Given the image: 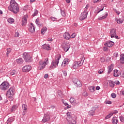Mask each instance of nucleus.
I'll use <instances>...</instances> for the list:
<instances>
[{
	"mask_svg": "<svg viewBox=\"0 0 124 124\" xmlns=\"http://www.w3.org/2000/svg\"><path fill=\"white\" fill-rule=\"evenodd\" d=\"M8 10L12 11L15 14H17L19 12V6L15 0H11L10 3V6L8 7Z\"/></svg>",
	"mask_w": 124,
	"mask_h": 124,
	"instance_id": "f257e3e1",
	"label": "nucleus"
},
{
	"mask_svg": "<svg viewBox=\"0 0 124 124\" xmlns=\"http://www.w3.org/2000/svg\"><path fill=\"white\" fill-rule=\"evenodd\" d=\"M66 115L67 116L66 120L69 124H76L77 117L74 114H72L71 112H67Z\"/></svg>",
	"mask_w": 124,
	"mask_h": 124,
	"instance_id": "f03ea898",
	"label": "nucleus"
},
{
	"mask_svg": "<svg viewBox=\"0 0 124 124\" xmlns=\"http://www.w3.org/2000/svg\"><path fill=\"white\" fill-rule=\"evenodd\" d=\"M61 55L58 54L55 56V60H53L51 62V64L50 66L49 69H53L56 68V66L59 64V61L61 59Z\"/></svg>",
	"mask_w": 124,
	"mask_h": 124,
	"instance_id": "7ed1b4c3",
	"label": "nucleus"
},
{
	"mask_svg": "<svg viewBox=\"0 0 124 124\" xmlns=\"http://www.w3.org/2000/svg\"><path fill=\"white\" fill-rule=\"evenodd\" d=\"M15 93V90H14V89L13 88H10L7 92V97L8 98H10V99H11V100H13V95H14V94Z\"/></svg>",
	"mask_w": 124,
	"mask_h": 124,
	"instance_id": "20e7f679",
	"label": "nucleus"
},
{
	"mask_svg": "<svg viewBox=\"0 0 124 124\" xmlns=\"http://www.w3.org/2000/svg\"><path fill=\"white\" fill-rule=\"evenodd\" d=\"M49 63V60L48 58H46L44 62L41 61L39 62V68L40 69H43L45 68L46 65Z\"/></svg>",
	"mask_w": 124,
	"mask_h": 124,
	"instance_id": "39448f33",
	"label": "nucleus"
},
{
	"mask_svg": "<svg viewBox=\"0 0 124 124\" xmlns=\"http://www.w3.org/2000/svg\"><path fill=\"white\" fill-rule=\"evenodd\" d=\"M83 62H84L83 60H81V61L75 62L72 64V68L73 69H77L78 68H79L80 66L83 65Z\"/></svg>",
	"mask_w": 124,
	"mask_h": 124,
	"instance_id": "423d86ee",
	"label": "nucleus"
},
{
	"mask_svg": "<svg viewBox=\"0 0 124 124\" xmlns=\"http://www.w3.org/2000/svg\"><path fill=\"white\" fill-rule=\"evenodd\" d=\"M23 58L25 60V62H32L31 57L30 54L27 52H24L23 54Z\"/></svg>",
	"mask_w": 124,
	"mask_h": 124,
	"instance_id": "0eeeda50",
	"label": "nucleus"
},
{
	"mask_svg": "<svg viewBox=\"0 0 124 124\" xmlns=\"http://www.w3.org/2000/svg\"><path fill=\"white\" fill-rule=\"evenodd\" d=\"M61 47L64 52H67L70 48V43H67V42L62 43Z\"/></svg>",
	"mask_w": 124,
	"mask_h": 124,
	"instance_id": "6e6552de",
	"label": "nucleus"
},
{
	"mask_svg": "<svg viewBox=\"0 0 124 124\" xmlns=\"http://www.w3.org/2000/svg\"><path fill=\"white\" fill-rule=\"evenodd\" d=\"M9 88V83L7 82H3L0 85V89L1 91H6Z\"/></svg>",
	"mask_w": 124,
	"mask_h": 124,
	"instance_id": "1a4fd4ad",
	"label": "nucleus"
},
{
	"mask_svg": "<svg viewBox=\"0 0 124 124\" xmlns=\"http://www.w3.org/2000/svg\"><path fill=\"white\" fill-rule=\"evenodd\" d=\"M110 37L113 38V37H115L116 39H119V36H117V30L116 29H112L110 31Z\"/></svg>",
	"mask_w": 124,
	"mask_h": 124,
	"instance_id": "9d476101",
	"label": "nucleus"
},
{
	"mask_svg": "<svg viewBox=\"0 0 124 124\" xmlns=\"http://www.w3.org/2000/svg\"><path fill=\"white\" fill-rule=\"evenodd\" d=\"M50 120V114L48 113H46L44 114L42 122L43 123H46Z\"/></svg>",
	"mask_w": 124,
	"mask_h": 124,
	"instance_id": "9b49d317",
	"label": "nucleus"
},
{
	"mask_svg": "<svg viewBox=\"0 0 124 124\" xmlns=\"http://www.w3.org/2000/svg\"><path fill=\"white\" fill-rule=\"evenodd\" d=\"M87 17H88V12H83L80 15L79 19L80 21H83V20H85Z\"/></svg>",
	"mask_w": 124,
	"mask_h": 124,
	"instance_id": "f8f14e48",
	"label": "nucleus"
},
{
	"mask_svg": "<svg viewBox=\"0 0 124 124\" xmlns=\"http://www.w3.org/2000/svg\"><path fill=\"white\" fill-rule=\"evenodd\" d=\"M31 66L29 65L24 66L22 68V71L23 72H29V71H31Z\"/></svg>",
	"mask_w": 124,
	"mask_h": 124,
	"instance_id": "ddd939ff",
	"label": "nucleus"
},
{
	"mask_svg": "<svg viewBox=\"0 0 124 124\" xmlns=\"http://www.w3.org/2000/svg\"><path fill=\"white\" fill-rule=\"evenodd\" d=\"M28 16H25L23 18H22V26L23 27L25 26L26 25H27V23L28 22Z\"/></svg>",
	"mask_w": 124,
	"mask_h": 124,
	"instance_id": "4468645a",
	"label": "nucleus"
},
{
	"mask_svg": "<svg viewBox=\"0 0 124 124\" xmlns=\"http://www.w3.org/2000/svg\"><path fill=\"white\" fill-rule=\"evenodd\" d=\"M42 49L44 50H46V51H49L51 50V47H50V45L48 44H44L42 46Z\"/></svg>",
	"mask_w": 124,
	"mask_h": 124,
	"instance_id": "2eb2a0df",
	"label": "nucleus"
},
{
	"mask_svg": "<svg viewBox=\"0 0 124 124\" xmlns=\"http://www.w3.org/2000/svg\"><path fill=\"white\" fill-rule=\"evenodd\" d=\"M75 85L76 86V87H82V83H81V82H80V80H78V79H75Z\"/></svg>",
	"mask_w": 124,
	"mask_h": 124,
	"instance_id": "dca6fc26",
	"label": "nucleus"
},
{
	"mask_svg": "<svg viewBox=\"0 0 124 124\" xmlns=\"http://www.w3.org/2000/svg\"><path fill=\"white\" fill-rule=\"evenodd\" d=\"M22 109L24 110L22 113V115L24 116V115H26V112L27 111H28V106L26 104H23L22 105Z\"/></svg>",
	"mask_w": 124,
	"mask_h": 124,
	"instance_id": "f3484780",
	"label": "nucleus"
},
{
	"mask_svg": "<svg viewBox=\"0 0 124 124\" xmlns=\"http://www.w3.org/2000/svg\"><path fill=\"white\" fill-rule=\"evenodd\" d=\"M105 46H108V47H113V46H114V42L110 41L106 43H105Z\"/></svg>",
	"mask_w": 124,
	"mask_h": 124,
	"instance_id": "a211bd4d",
	"label": "nucleus"
},
{
	"mask_svg": "<svg viewBox=\"0 0 124 124\" xmlns=\"http://www.w3.org/2000/svg\"><path fill=\"white\" fill-rule=\"evenodd\" d=\"M29 31L30 32H33L34 31H35V28L34 27L33 24L31 23V26H30Z\"/></svg>",
	"mask_w": 124,
	"mask_h": 124,
	"instance_id": "6ab92c4d",
	"label": "nucleus"
},
{
	"mask_svg": "<svg viewBox=\"0 0 124 124\" xmlns=\"http://www.w3.org/2000/svg\"><path fill=\"white\" fill-rule=\"evenodd\" d=\"M69 62V59H64L62 62V66L64 67L66 65V64H68V62Z\"/></svg>",
	"mask_w": 124,
	"mask_h": 124,
	"instance_id": "aec40b11",
	"label": "nucleus"
},
{
	"mask_svg": "<svg viewBox=\"0 0 124 124\" xmlns=\"http://www.w3.org/2000/svg\"><path fill=\"white\" fill-rule=\"evenodd\" d=\"M63 37L66 40H68L70 38V34L68 32H65L63 34Z\"/></svg>",
	"mask_w": 124,
	"mask_h": 124,
	"instance_id": "412c9836",
	"label": "nucleus"
},
{
	"mask_svg": "<svg viewBox=\"0 0 124 124\" xmlns=\"http://www.w3.org/2000/svg\"><path fill=\"white\" fill-rule=\"evenodd\" d=\"M113 75L114 77H119V76L121 75V73L119 72L118 70H114Z\"/></svg>",
	"mask_w": 124,
	"mask_h": 124,
	"instance_id": "4be33fe9",
	"label": "nucleus"
},
{
	"mask_svg": "<svg viewBox=\"0 0 124 124\" xmlns=\"http://www.w3.org/2000/svg\"><path fill=\"white\" fill-rule=\"evenodd\" d=\"M111 71H113V64H111L110 66H108V74H110Z\"/></svg>",
	"mask_w": 124,
	"mask_h": 124,
	"instance_id": "5701e85b",
	"label": "nucleus"
},
{
	"mask_svg": "<svg viewBox=\"0 0 124 124\" xmlns=\"http://www.w3.org/2000/svg\"><path fill=\"white\" fill-rule=\"evenodd\" d=\"M120 61L121 63L124 64V54H122L120 56Z\"/></svg>",
	"mask_w": 124,
	"mask_h": 124,
	"instance_id": "b1692460",
	"label": "nucleus"
},
{
	"mask_svg": "<svg viewBox=\"0 0 124 124\" xmlns=\"http://www.w3.org/2000/svg\"><path fill=\"white\" fill-rule=\"evenodd\" d=\"M116 22H117L118 24H123L124 22V18H121L119 19H116Z\"/></svg>",
	"mask_w": 124,
	"mask_h": 124,
	"instance_id": "393cba45",
	"label": "nucleus"
},
{
	"mask_svg": "<svg viewBox=\"0 0 124 124\" xmlns=\"http://www.w3.org/2000/svg\"><path fill=\"white\" fill-rule=\"evenodd\" d=\"M17 108H18V106H17V105L13 106L12 108L11 109V112H15Z\"/></svg>",
	"mask_w": 124,
	"mask_h": 124,
	"instance_id": "a878e982",
	"label": "nucleus"
},
{
	"mask_svg": "<svg viewBox=\"0 0 124 124\" xmlns=\"http://www.w3.org/2000/svg\"><path fill=\"white\" fill-rule=\"evenodd\" d=\"M108 85L109 87H111V88H114V87H115V82H114L112 80H110L109 81Z\"/></svg>",
	"mask_w": 124,
	"mask_h": 124,
	"instance_id": "bb28decb",
	"label": "nucleus"
},
{
	"mask_svg": "<svg viewBox=\"0 0 124 124\" xmlns=\"http://www.w3.org/2000/svg\"><path fill=\"white\" fill-rule=\"evenodd\" d=\"M47 31V27H44L43 29L41 30V32L42 34H44Z\"/></svg>",
	"mask_w": 124,
	"mask_h": 124,
	"instance_id": "cd10ccee",
	"label": "nucleus"
},
{
	"mask_svg": "<svg viewBox=\"0 0 124 124\" xmlns=\"http://www.w3.org/2000/svg\"><path fill=\"white\" fill-rule=\"evenodd\" d=\"M112 122L113 124H118V118L117 117H113L112 119Z\"/></svg>",
	"mask_w": 124,
	"mask_h": 124,
	"instance_id": "c85d7f7f",
	"label": "nucleus"
},
{
	"mask_svg": "<svg viewBox=\"0 0 124 124\" xmlns=\"http://www.w3.org/2000/svg\"><path fill=\"white\" fill-rule=\"evenodd\" d=\"M23 62L24 60H23V59L22 58H19L16 60V62H17V63H18V64H21V63H23Z\"/></svg>",
	"mask_w": 124,
	"mask_h": 124,
	"instance_id": "c756f323",
	"label": "nucleus"
},
{
	"mask_svg": "<svg viewBox=\"0 0 124 124\" xmlns=\"http://www.w3.org/2000/svg\"><path fill=\"white\" fill-rule=\"evenodd\" d=\"M107 16H108V13H105V15L98 18V20H103V19H105Z\"/></svg>",
	"mask_w": 124,
	"mask_h": 124,
	"instance_id": "7c9ffc66",
	"label": "nucleus"
},
{
	"mask_svg": "<svg viewBox=\"0 0 124 124\" xmlns=\"http://www.w3.org/2000/svg\"><path fill=\"white\" fill-rule=\"evenodd\" d=\"M94 86H91L89 87V90L91 93L94 92Z\"/></svg>",
	"mask_w": 124,
	"mask_h": 124,
	"instance_id": "2f4dec72",
	"label": "nucleus"
},
{
	"mask_svg": "<svg viewBox=\"0 0 124 124\" xmlns=\"http://www.w3.org/2000/svg\"><path fill=\"white\" fill-rule=\"evenodd\" d=\"M94 111H95V109L89 111V115H90V116H93V115H94Z\"/></svg>",
	"mask_w": 124,
	"mask_h": 124,
	"instance_id": "473e14b6",
	"label": "nucleus"
},
{
	"mask_svg": "<svg viewBox=\"0 0 124 124\" xmlns=\"http://www.w3.org/2000/svg\"><path fill=\"white\" fill-rule=\"evenodd\" d=\"M8 22L10 24H12V23H14V19L12 18H10L8 19Z\"/></svg>",
	"mask_w": 124,
	"mask_h": 124,
	"instance_id": "72a5a7b5",
	"label": "nucleus"
},
{
	"mask_svg": "<svg viewBox=\"0 0 124 124\" xmlns=\"http://www.w3.org/2000/svg\"><path fill=\"white\" fill-rule=\"evenodd\" d=\"M90 7V5L89 4H87L86 7L84 8V11L83 12H88V9Z\"/></svg>",
	"mask_w": 124,
	"mask_h": 124,
	"instance_id": "f704fd0d",
	"label": "nucleus"
},
{
	"mask_svg": "<svg viewBox=\"0 0 124 124\" xmlns=\"http://www.w3.org/2000/svg\"><path fill=\"white\" fill-rule=\"evenodd\" d=\"M112 115H113V113H111V112H110L108 115L107 116H106V117H105L106 120H107L108 119L111 118V117H112Z\"/></svg>",
	"mask_w": 124,
	"mask_h": 124,
	"instance_id": "c9c22d12",
	"label": "nucleus"
},
{
	"mask_svg": "<svg viewBox=\"0 0 124 124\" xmlns=\"http://www.w3.org/2000/svg\"><path fill=\"white\" fill-rule=\"evenodd\" d=\"M10 53H11V49L10 48H7V52L6 53L7 56H8V55H9V54H10Z\"/></svg>",
	"mask_w": 124,
	"mask_h": 124,
	"instance_id": "e433bc0d",
	"label": "nucleus"
},
{
	"mask_svg": "<svg viewBox=\"0 0 124 124\" xmlns=\"http://www.w3.org/2000/svg\"><path fill=\"white\" fill-rule=\"evenodd\" d=\"M37 14H38V11H37V10H34V13L33 14L32 16H33V17H34V16H36Z\"/></svg>",
	"mask_w": 124,
	"mask_h": 124,
	"instance_id": "4c0bfd02",
	"label": "nucleus"
},
{
	"mask_svg": "<svg viewBox=\"0 0 124 124\" xmlns=\"http://www.w3.org/2000/svg\"><path fill=\"white\" fill-rule=\"evenodd\" d=\"M63 104H64V105H65V106H67L66 108H67V109H68V108H71V106L69 105L67 103L63 102Z\"/></svg>",
	"mask_w": 124,
	"mask_h": 124,
	"instance_id": "58836bf2",
	"label": "nucleus"
},
{
	"mask_svg": "<svg viewBox=\"0 0 124 124\" xmlns=\"http://www.w3.org/2000/svg\"><path fill=\"white\" fill-rule=\"evenodd\" d=\"M62 72L63 73V75L64 77H66L67 76V72L65 70L62 71Z\"/></svg>",
	"mask_w": 124,
	"mask_h": 124,
	"instance_id": "ea45409f",
	"label": "nucleus"
},
{
	"mask_svg": "<svg viewBox=\"0 0 124 124\" xmlns=\"http://www.w3.org/2000/svg\"><path fill=\"white\" fill-rule=\"evenodd\" d=\"M79 102L76 100H75V99L73 101V102H72L71 103L72 104H73V105H77V104H78Z\"/></svg>",
	"mask_w": 124,
	"mask_h": 124,
	"instance_id": "a19ab883",
	"label": "nucleus"
},
{
	"mask_svg": "<svg viewBox=\"0 0 124 124\" xmlns=\"http://www.w3.org/2000/svg\"><path fill=\"white\" fill-rule=\"evenodd\" d=\"M119 118H120V121L122 123H124V117L123 116H120Z\"/></svg>",
	"mask_w": 124,
	"mask_h": 124,
	"instance_id": "79ce46f5",
	"label": "nucleus"
},
{
	"mask_svg": "<svg viewBox=\"0 0 124 124\" xmlns=\"http://www.w3.org/2000/svg\"><path fill=\"white\" fill-rule=\"evenodd\" d=\"M111 97H112V98H116V97H117V94L115 93H112L111 94Z\"/></svg>",
	"mask_w": 124,
	"mask_h": 124,
	"instance_id": "37998d69",
	"label": "nucleus"
},
{
	"mask_svg": "<svg viewBox=\"0 0 124 124\" xmlns=\"http://www.w3.org/2000/svg\"><path fill=\"white\" fill-rule=\"evenodd\" d=\"M100 61L101 62H105V57H103L101 58Z\"/></svg>",
	"mask_w": 124,
	"mask_h": 124,
	"instance_id": "c03bdc74",
	"label": "nucleus"
},
{
	"mask_svg": "<svg viewBox=\"0 0 124 124\" xmlns=\"http://www.w3.org/2000/svg\"><path fill=\"white\" fill-rule=\"evenodd\" d=\"M76 36V34L75 33H73L71 36L70 38H75Z\"/></svg>",
	"mask_w": 124,
	"mask_h": 124,
	"instance_id": "a18cd8bd",
	"label": "nucleus"
},
{
	"mask_svg": "<svg viewBox=\"0 0 124 124\" xmlns=\"http://www.w3.org/2000/svg\"><path fill=\"white\" fill-rule=\"evenodd\" d=\"M82 95H83L84 96H88V93H87V92L86 91H84L82 93Z\"/></svg>",
	"mask_w": 124,
	"mask_h": 124,
	"instance_id": "49530a36",
	"label": "nucleus"
},
{
	"mask_svg": "<svg viewBox=\"0 0 124 124\" xmlns=\"http://www.w3.org/2000/svg\"><path fill=\"white\" fill-rule=\"evenodd\" d=\"M35 23L36 25L39 26V18H37L35 20Z\"/></svg>",
	"mask_w": 124,
	"mask_h": 124,
	"instance_id": "de8ad7c7",
	"label": "nucleus"
},
{
	"mask_svg": "<svg viewBox=\"0 0 124 124\" xmlns=\"http://www.w3.org/2000/svg\"><path fill=\"white\" fill-rule=\"evenodd\" d=\"M61 15H62L63 17L65 16V12L64 11L61 10Z\"/></svg>",
	"mask_w": 124,
	"mask_h": 124,
	"instance_id": "09e8293b",
	"label": "nucleus"
},
{
	"mask_svg": "<svg viewBox=\"0 0 124 124\" xmlns=\"http://www.w3.org/2000/svg\"><path fill=\"white\" fill-rule=\"evenodd\" d=\"M28 9H29V5L25 6L23 7V10L24 11L28 10Z\"/></svg>",
	"mask_w": 124,
	"mask_h": 124,
	"instance_id": "8fccbe9b",
	"label": "nucleus"
},
{
	"mask_svg": "<svg viewBox=\"0 0 124 124\" xmlns=\"http://www.w3.org/2000/svg\"><path fill=\"white\" fill-rule=\"evenodd\" d=\"M105 104H112V102L111 101H107L105 102Z\"/></svg>",
	"mask_w": 124,
	"mask_h": 124,
	"instance_id": "3c124183",
	"label": "nucleus"
},
{
	"mask_svg": "<svg viewBox=\"0 0 124 124\" xmlns=\"http://www.w3.org/2000/svg\"><path fill=\"white\" fill-rule=\"evenodd\" d=\"M50 18L51 19L52 21H53V22H55V21H57V18H55L54 17H50Z\"/></svg>",
	"mask_w": 124,
	"mask_h": 124,
	"instance_id": "603ef678",
	"label": "nucleus"
},
{
	"mask_svg": "<svg viewBox=\"0 0 124 124\" xmlns=\"http://www.w3.org/2000/svg\"><path fill=\"white\" fill-rule=\"evenodd\" d=\"M15 73H16V71H13L12 72H11L10 73L11 75L13 76V75H15Z\"/></svg>",
	"mask_w": 124,
	"mask_h": 124,
	"instance_id": "864d4df0",
	"label": "nucleus"
},
{
	"mask_svg": "<svg viewBox=\"0 0 124 124\" xmlns=\"http://www.w3.org/2000/svg\"><path fill=\"white\" fill-rule=\"evenodd\" d=\"M102 72H103V69H101L100 70L98 71V73H99V74H102Z\"/></svg>",
	"mask_w": 124,
	"mask_h": 124,
	"instance_id": "5fc2aeb1",
	"label": "nucleus"
},
{
	"mask_svg": "<svg viewBox=\"0 0 124 124\" xmlns=\"http://www.w3.org/2000/svg\"><path fill=\"white\" fill-rule=\"evenodd\" d=\"M75 99L73 97H71L70 99V102H71V103H72V102H73V101H74V100Z\"/></svg>",
	"mask_w": 124,
	"mask_h": 124,
	"instance_id": "6e6d98bb",
	"label": "nucleus"
},
{
	"mask_svg": "<svg viewBox=\"0 0 124 124\" xmlns=\"http://www.w3.org/2000/svg\"><path fill=\"white\" fill-rule=\"evenodd\" d=\"M100 0H93L94 3H97V2H99Z\"/></svg>",
	"mask_w": 124,
	"mask_h": 124,
	"instance_id": "4d7b16f0",
	"label": "nucleus"
},
{
	"mask_svg": "<svg viewBox=\"0 0 124 124\" xmlns=\"http://www.w3.org/2000/svg\"><path fill=\"white\" fill-rule=\"evenodd\" d=\"M15 35L16 37H19V35H20V34L19 32H16Z\"/></svg>",
	"mask_w": 124,
	"mask_h": 124,
	"instance_id": "13d9d810",
	"label": "nucleus"
},
{
	"mask_svg": "<svg viewBox=\"0 0 124 124\" xmlns=\"http://www.w3.org/2000/svg\"><path fill=\"white\" fill-rule=\"evenodd\" d=\"M48 74H46L45 75L44 78H45V79H47V78H48Z\"/></svg>",
	"mask_w": 124,
	"mask_h": 124,
	"instance_id": "bf43d9fd",
	"label": "nucleus"
},
{
	"mask_svg": "<svg viewBox=\"0 0 124 124\" xmlns=\"http://www.w3.org/2000/svg\"><path fill=\"white\" fill-rule=\"evenodd\" d=\"M116 84V85H120V81H116L114 82V84Z\"/></svg>",
	"mask_w": 124,
	"mask_h": 124,
	"instance_id": "052dcab7",
	"label": "nucleus"
},
{
	"mask_svg": "<svg viewBox=\"0 0 124 124\" xmlns=\"http://www.w3.org/2000/svg\"><path fill=\"white\" fill-rule=\"evenodd\" d=\"M118 53H115L114 54V56L115 58H118Z\"/></svg>",
	"mask_w": 124,
	"mask_h": 124,
	"instance_id": "680f3d73",
	"label": "nucleus"
},
{
	"mask_svg": "<svg viewBox=\"0 0 124 124\" xmlns=\"http://www.w3.org/2000/svg\"><path fill=\"white\" fill-rule=\"evenodd\" d=\"M103 50L104 51H107V50H108V47L105 46L104 47Z\"/></svg>",
	"mask_w": 124,
	"mask_h": 124,
	"instance_id": "e2e57ef3",
	"label": "nucleus"
},
{
	"mask_svg": "<svg viewBox=\"0 0 124 124\" xmlns=\"http://www.w3.org/2000/svg\"><path fill=\"white\" fill-rule=\"evenodd\" d=\"M111 113L113 114H113H117V113H118V111L115 110V111H113V112H111Z\"/></svg>",
	"mask_w": 124,
	"mask_h": 124,
	"instance_id": "0e129e2a",
	"label": "nucleus"
},
{
	"mask_svg": "<svg viewBox=\"0 0 124 124\" xmlns=\"http://www.w3.org/2000/svg\"><path fill=\"white\" fill-rule=\"evenodd\" d=\"M100 89V87L99 86H97L96 87V90H97V91H99Z\"/></svg>",
	"mask_w": 124,
	"mask_h": 124,
	"instance_id": "69168bd1",
	"label": "nucleus"
},
{
	"mask_svg": "<svg viewBox=\"0 0 124 124\" xmlns=\"http://www.w3.org/2000/svg\"><path fill=\"white\" fill-rule=\"evenodd\" d=\"M47 41H53V39L51 38H49L47 39Z\"/></svg>",
	"mask_w": 124,
	"mask_h": 124,
	"instance_id": "338daca9",
	"label": "nucleus"
},
{
	"mask_svg": "<svg viewBox=\"0 0 124 124\" xmlns=\"http://www.w3.org/2000/svg\"><path fill=\"white\" fill-rule=\"evenodd\" d=\"M115 12H116V13H117V14H118V15H119L120 13V12H119L117 10H115Z\"/></svg>",
	"mask_w": 124,
	"mask_h": 124,
	"instance_id": "774afa93",
	"label": "nucleus"
}]
</instances>
